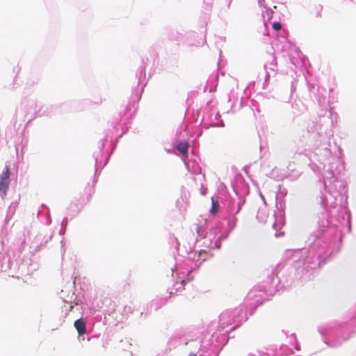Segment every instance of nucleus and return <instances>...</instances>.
Masks as SVG:
<instances>
[{"label":"nucleus","instance_id":"nucleus-1","mask_svg":"<svg viewBox=\"0 0 356 356\" xmlns=\"http://www.w3.org/2000/svg\"><path fill=\"white\" fill-rule=\"evenodd\" d=\"M10 182V168L9 166L6 165L5 170L0 175V193L3 198L7 194Z\"/></svg>","mask_w":356,"mask_h":356},{"label":"nucleus","instance_id":"nucleus-2","mask_svg":"<svg viewBox=\"0 0 356 356\" xmlns=\"http://www.w3.org/2000/svg\"><path fill=\"white\" fill-rule=\"evenodd\" d=\"M74 325L79 335H83L86 333V322L83 319H78L74 321Z\"/></svg>","mask_w":356,"mask_h":356},{"label":"nucleus","instance_id":"nucleus-3","mask_svg":"<svg viewBox=\"0 0 356 356\" xmlns=\"http://www.w3.org/2000/svg\"><path fill=\"white\" fill-rule=\"evenodd\" d=\"M189 147V144L187 142H181L179 143L176 149L182 154L186 156L188 153V149Z\"/></svg>","mask_w":356,"mask_h":356},{"label":"nucleus","instance_id":"nucleus-4","mask_svg":"<svg viewBox=\"0 0 356 356\" xmlns=\"http://www.w3.org/2000/svg\"><path fill=\"white\" fill-rule=\"evenodd\" d=\"M211 203L210 213L211 215L215 216L218 212L220 205L218 200H216L213 197H211Z\"/></svg>","mask_w":356,"mask_h":356},{"label":"nucleus","instance_id":"nucleus-5","mask_svg":"<svg viewBox=\"0 0 356 356\" xmlns=\"http://www.w3.org/2000/svg\"><path fill=\"white\" fill-rule=\"evenodd\" d=\"M273 28L274 30L275 31H280L281 29H282V25L280 22H274L273 23Z\"/></svg>","mask_w":356,"mask_h":356},{"label":"nucleus","instance_id":"nucleus-6","mask_svg":"<svg viewBox=\"0 0 356 356\" xmlns=\"http://www.w3.org/2000/svg\"><path fill=\"white\" fill-rule=\"evenodd\" d=\"M200 227L197 226V232L198 234H200Z\"/></svg>","mask_w":356,"mask_h":356}]
</instances>
